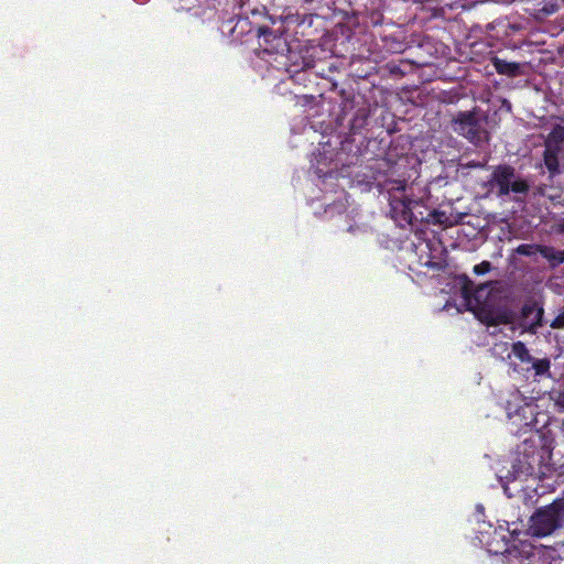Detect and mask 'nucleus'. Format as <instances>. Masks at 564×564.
Masks as SVG:
<instances>
[{"label": "nucleus", "instance_id": "1", "mask_svg": "<svg viewBox=\"0 0 564 564\" xmlns=\"http://www.w3.org/2000/svg\"><path fill=\"white\" fill-rule=\"evenodd\" d=\"M553 531H479L478 541L486 545L487 552L502 555L507 564H522L530 560L534 551L547 547L540 540Z\"/></svg>", "mask_w": 564, "mask_h": 564}, {"label": "nucleus", "instance_id": "2", "mask_svg": "<svg viewBox=\"0 0 564 564\" xmlns=\"http://www.w3.org/2000/svg\"><path fill=\"white\" fill-rule=\"evenodd\" d=\"M389 195L391 212L395 217L412 225L414 221L423 220L415 216L414 208L420 206L421 200L413 199L405 194L406 182L404 180H389L384 184Z\"/></svg>", "mask_w": 564, "mask_h": 564}, {"label": "nucleus", "instance_id": "3", "mask_svg": "<svg viewBox=\"0 0 564 564\" xmlns=\"http://www.w3.org/2000/svg\"><path fill=\"white\" fill-rule=\"evenodd\" d=\"M486 185L491 189L497 188V194L500 197L510 193L528 194L530 191L529 183L521 177H517L516 169L509 164L495 166Z\"/></svg>", "mask_w": 564, "mask_h": 564}, {"label": "nucleus", "instance_id": "4", "mask_svg": "<svg viewBox=\"0 0 564 564\" xmlns=\"http://www.w3.org/2000/svg\"><path fill=\"white\" fill-rule=\"evenodd\" d=\"M451 129L460 137L467 139L470 143L477 145L482 141V129L475 111H459L451 122Z\"/></svg>", "mask_w": 564, "mask_h": 564}, {"label": "nucleus", "instance_id": "5", "mask_svg": "<svg viewBox=\"0 0 564 564\" xmlns=\"http://www.w3.org/2000/svg\"><path fill=\"white\" fill-rule=\"evenodd\" d=\"M462 280V295L467 303H474L475 308L486 312L490 311L494 306V290L490 283L481 284L475 288L474 282L466 275L460 276Z\"/></svg>", "mask_w": 564, "mask_h": 564}, {"label": "nucleus", "instance_id": "6", "mask_svg": "<svg viewBox=\"0 0 564 564\" xmlns=\"http://www.w3.org/2000/svg\"><path fill=\"white\" fill-rule=\"evenodd\" d=\"M530 520L532 525L529 529H561L564 523V500L556 499L536 509Z\"/></svg>", "mask_w": 564, "mask_h": 564}, {"label": "nucleus", "instance_id": "7", "mask_svg": "<svg viewBox=\"0 0 564 564\" xmlns=\"http://www.w3.org/2000/svg\"><path fill=\"white\" fill-rule=\"evenodd\" d=\"M544 310L535 300L529 299L524 302L517 318L518 327L522 332L535 334L543 326Z\"/></svg>", "mask_w": 564, "mask_h": 564}, {"label": "nucleus", "instance_id": "8", "mask_svg": "<svg viewBox=\"0 0 564 564\" xmlns=\"http://www.w3.org/2000/svg\"><path fill=\"white\" fill-rule=\"evenodd\" d=\"M519 464H521V471L532 475L536 467L543 463V449L536 445L533 438H525L518 447Z\"/></svg>", "mask_w": 564, "mask_h": 564}, {"label": "nucleus", "instance_id": "9", "mask_svg": "<svg viewBox=\"0 0 564 564\" xmlns=\"http://www.w3.org/2000/svg\"><path fill=\"white\" fill-rule=\"evenodd\" d=\"M513 370L519 372V373H522L523 376H528L531 371L534 372V377L536 378H542V377H545V378H551L552 377V373H551V360L549 358H541V359H536L533 357L532 361L530 362L529 366H525V367H520L518 368L516 365L513 366Z\"/></svg>", "mask_w": 564, "mask_h": 564}, {"label": "nucleus", "instance_id": "10", "mask_svg": "<svg viewBox=\"0 0 564 564\" xmlns=\"http://www.w3.org/2000/svg\"><path fill=\"white\" fill-rule=\"evenodd\" d=\"M491 64L499 75H506L513 78L522 74L521 64L516 62H508L498 56H495L491 58Z\"/></svg>", "mask_w": 564, "mask_h": 564}, {"label": "nucleus", "instance_id": "11", "mask_svg": "<svg viewBox=\"0 0 564 564\" xmlns=\"http://www.w3.org/2000/svg\"><path fill=\"white\" fill-rule=\"evenodd\" d=\"M562 151L545 148L543 152V161L544 165L547 169L549 173L554 176L560 173V162L558 155Z\"/></svg>", "mask_w": 564, "mask_h": 564}, {"label": "nucleus", "instance_id": "12", "mask_svg": "<svg viewBox=\"0 0 564 564\" xmlns=\"http://www.w3.org/2000/svg\"><path fill=\"white\" fill-rule=\"evenodd\" d=\"M564 144V127L556 124L549 133L545 140V148L554 150H563Z\"/></svg>", "mask_w": 564, "mask_h": 564}, {"label": "nucleus", "instance_id": "13", "mask_svg": "<svg viewBox=\"0 0 564 564\" xmlns=\"http://www.w3.org/2000/svg\"><path fill=\"white\" fill-rule=\"evenodd\" d=\"M540 254L550 261L552 268L564 263V250H555L553 247L543 246V248L540 249Z\"/></svg>", "mask_w": 564, "mask_h": 564}, {"label": "nucleus", "instance_id": "14", "mask_svg": "<svg viewBox=\"0 0 564 564\" xmlns=\"http://www.w3.org/2000/svg\"><path fill=\"white\" fill-rule=\"evenodd\" d=\"M511 354L522 364L530 365L533 357L523 341H514L511 345Z\"/></svg>", "mask_w": 564, "mask_h": 564}, {"label": "nucleus", "instance_id": "15", "mask_svg": "<svg viewBox=\"0 0 564 564\" xmlns=\"http://www.w3.org/2000/svg\"><path fill=\"white\" fill-rule=\"evenodd\" d=\"M259 36H262L264 42H269L270 40L276 42L275 46H272L271 48L264 47V51L268 53H273L274 51H278L280 46L285 45V41L282 36L275 35L269 28H260Z\"/></svg>", "mask_w": 564, "mask_h": 564}, {"label": "nucleus", "instance_id": "16", "mask_svg": "<svg viewBox=\"0 0 564 564\" xmlns=\"http://www.w3.org/2000/svg\"><path fill=\"white\" fill-rule=\"evenodd\" d=\"M542 248V245L522 243L516 248V252L520 256L531 257L538 252L540 253V249Z\"/></svg>", "mask_w": 564, "mask_h": 564}, {"label": "nucleus", "instance_id": "17", "mask_svg": "<svg viewBox=\"0 0 564 564\" xmlns=\"http://www.w3.org/2000/svg\"><path fill=\"white\" fill-rule=\"evenodd\" d=\"M491 270V263L487 260L476 264L473 269V272L477 275H482L488 273Z\"/></svg>", "mask_w": 564, "mask_h": 564}, {"label": "nucleus", "instance_id": "18", "mask_svg": "<svg viewBox=\"0 0 564 564\" xmlns=\"http://www.w3.org/2000/svg\"><path fill=\"white\" fill-rule=\"evenodd\" d=\"M484 517H485V508L481 505H477L475 508V513H474L476 523L477 524L485 523Z\"/></svg>", "mask_w": 564, "mask_h": 564}, {"label": "nucleus", "instance_id": "19", "mask_svg": "<svg viewBox=\"0 0 564 564\" xmlns=\"http://www.w3.org/2000/svg\"><path fill=\"white\" fill-rule=\"evenodd\" d=\"M489 323L492 325L509 324V323H511V319L508 316V314L503 313V314H498L497 317L495 319L490 321Z\"/></svg>", "mask_w": 564, "mask_h": 564}, {"label": "nucleus", "instance_id": "20", "mask_svg": "<svg viewBox=\"0 0 564 564\" xmlns=\"http://www.w3.org/2000/svg\"><path fill=\"white\" fill-rule=\"evenodd\" d=\"M554 402L557 406L564 409V389L554 391Z\"/></svg>", "mask_w": 564, "mask_h": 564}, {"label": "nucleus", "instance_id": "21", "mask_svg": "<svg viewBox=\"0 0 564 564\" xmlns=\"http://www.w3.org/2000/svg\"><path fill=\"white\" fill-rule=\"evenodd\" d=\"M552 328H564V312L558 314L551 323Z\"/></svg>", "mask_w": 564, "mask_h": 564}, {"label": "nucleus", "instance_id": "22", "mask_svg": "<svg viewBox=\"0 0 564 564\" xmlns=\"http://www.w3.org/2000/svg\"><path fill=\"white\" fill-rule=\"evenodd\" d=\"M506 411L509 417H512L513 415L518 414L519 408L512 405V401L508 400L506 404Z\"/></svg>", "mask_w": 564, "mask_h": 564}, {"label": "nucleus", "instance_id": "23", "mask_svg": "<svg viewBox=\"0 0 564 564\" xmlns=\"http://www.w3.org/2000/svg\"><path fill=\"white\" fill-rule=\"evenodd\" d=\"M502 488H503V492H505V495H506L508 498H512V497H514V494H513V492H511V489H510V487L508 486V484L502 482Z\"/></svg>", "mask_w": 564, "mask_h": 564}, {"label": "nucleus", "instance_id": "24", "mask_svg": "<svg viewBox=\"0 0 564 564\" xmlns=\"http://www.w3.org/2000/svg\"><path fill=\"white\" fill-rule=\"evenodd\" d=\"M444 214H441L436 210H433L432 213L429 214V216L433 217L434 219V223H442V220L440 219L441 216H443Z\"/></svg>", "mask_w": 564, "mask_h": 564}, {"label": "nucleus", "instance_id": "25", "mask_svg": "<svg viewBox=\"0 0 564 564\" xmlns=\"http://www.w3.org/2000/svg\"><path fill=\"white\" fill-rule=\"evenodd\" d=\"M469 166H473V167H484V164L479 163V162H473V163L469 164Z\"/></svg>", "mask_w": 564, "mask_h": 564}, {"label": "nucleus", "instance_id": "26", "mask_svg": "<svg viewBox=\"0 0 564 564\" xmlns=\"http://www.w3.org/2000/svg\"><path fill=\"white\" fill-rule=\"evenodd\" d=\"M513 398H514V401L521 400L519 394H516Z\"/></svg>", "mask_w": 564, "mask_h": 564}, {"label": "nucleus", "instance_id": "27", "mask_svg": "<svg viewBox=\"0 0 564 564\" xmlns=\"http://www.w3.org/2000/svg\"><path fill=\"white\" fill-rule=\"evenodd\" d=\"M562 229H563V231H564V223L562 224Z\"/></svg>", "mask_w": 564, "mask_h": 564}]
</instances>
